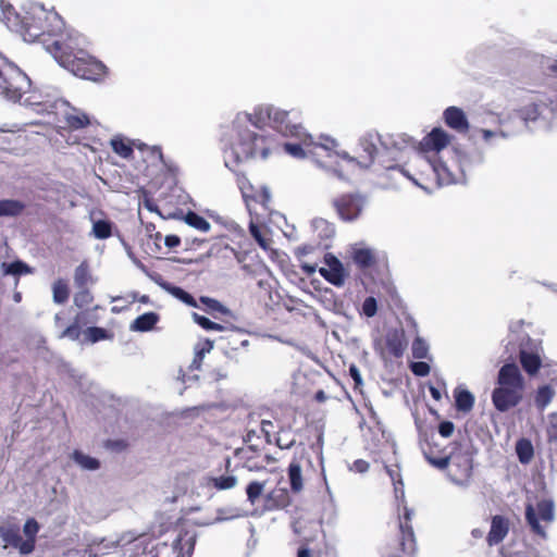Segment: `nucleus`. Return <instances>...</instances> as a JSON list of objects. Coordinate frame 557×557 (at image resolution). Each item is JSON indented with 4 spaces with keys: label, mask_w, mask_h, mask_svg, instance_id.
<instances>
[{
    "label": "nucleus",
    "mask_w": 557,
    "mask_h": 557,
    "mask_svg": "<svg viewBox=\"0 0 557 557\" xmlns=\"http://www.w3.org/2000/svg\"><path fill=\"white\" fill-rule=\"evenodd\" d=\"M249 122L258 129L269 126L283 136L297 138L298 143L284 144V150L294 158H312L319 165L323 166L319 161V157L325 156L333 158V149L337 147L335 139L321 136L322 141L314 143L311 135L307 134L298 124H292L288 121L286 111L276 109L272 106H259L248 115Z\"/></svg>",
    "instance_id": "nucleus-1"
},
{
    "label": "nucleus",
    "mask_w": 557,
    "mask_h": 557,
    "mask_svg": "<svg viewBox=\"0 0 557 557\" xmlns=\"http://www.w3.org/2000/svg\"><path fill=\"white\" fill-rule=\"evenodd\" d=\"M9 21L12 30L27 42L39 41L53 59L77 33L67 30L63 18L55 11H48L42 7L15 14Z\"/></svg>",
    "instance_id": "nucleus-2"
},
{
    "label": "nucleus",
    "mask_w": 557,
    "mask_h": 557,
    "mask_svg": "<svg viewBox=\"0 0 557 557\" xmlns=\"http://www.w3.org/2000/svg\"><path fill=\"white\" fill-rule=\"evenodd\" d=\"M85 37L76 33L54 60L77 77L100 82L108 75V67L85 49Z\"/></svg>",
    "instance_id": "nucleus-3"
},
{
    "label": "nucleus",
    "mask_w": 557,
    "mask_h": 557,
    "mask_svg": "<svg viewBox=\"0 0 557 557\" xmlns=\"http://www.w3.org/2000/svg\"><path fill=\"white\" fill-rule=\"evenodd\" d=\"M483 152L479 150L462 151L459 149L455 150V163L458 165V172L455 173L444 162H436L429 160L428 158H420L419 163L426 169L425 174L428 178L431 176L437 186L465 183L466 173L471 171L475 165L483 162Z\"/></svg>",
    "instance_id": "nucleus-4"
},
{
    "label": "nucleus",
    "mask_w": 557,
    "mask_h": 557,
    "mask_svg": "<svg viewBox=\"0 0 557 557\" xmlns=\"http://www.w3.org/2000/svg\"><path fill=\"white\" fill-rule=\"evenodd\" d=\"M251 202L259 205L260 211L256 206L248 202V196L246 195V206L248 207L250 221H249V233L256 243L264 251L272 250L273 239L272 231L267 224V220L270 216L271 194L267 187H262L261 194L256 197H249Z\"/></svg>",
    "instance_id": "nucleus-5"
},
{
    "label": "nucleus",
    "mask_w": 557,
    "mask_h": 557,
    "mask_svg": "<svg viewBox=\"0 0 557 557\" xmlns=\"http://www.w3.org/2000/svg\"><path fill=\"white\" fill-rule=\"evenodd\" d=\"M431 465L440 470L447 469L450 481L457 485H467L472 474V456L468 448L455 447L448 455L430 458Z\"/></svg>",
    "instance_id": "nucleus-6"
},
{
    "label": "nucleus",
    "mask_w": 557,
    "mask_h": 557,
    "mask_svg": "<svg viewBox=\"0 0 557 557\" xmlns=\"http://www.w3.org/2000/svg\"><path fill=\"white\" fill-rule=\"evenodd\" d=\"M451 136L444 129L436 127L433 128L419 144V150L414 153L413 164L418 168L421 180L425 182L434 181L431 176L428 178L425 171L419 162L420 158H428L429 160L442 162L437 159V153L446 148L450 143Z\"/></svg>",
    "instance_id": "nucleus-7"
},
{
    "label": "nucleus",
    "mask_w": 557,
    "mask_h": 557,
    "mask_svg": "<svg viewBox=\"0 0 557 557\" xmlns=\"http://www.w3.org/2000/svg\"><path fill=\"white\" fill-rule=\"evenodd\" d=\"M29 77L17 66L9 65L0 69V95L10 101L17 102L30 88Z\"/></svg>",
    "instance_id": "nucleus-8"
},
{
    "label": "nucleus",
    "mask_w": 557,
    "mask_h": 557,
    "mask_svg": "<svg viewBox=\"0 0 557 557\" xmlns=\"http://www.w3.org/2000/svg\"><path fill=\"white\" fill-rule=\"evenodd\" d=\"M73 300L74 305L79 308L81 311L75 314L72 323L60 333L58 336L60 339L69 338L71 341H78L82 335V326L89 322L87 319L88 311L85 310L94 301V296L89 287L77 288Z\"/></svg>",
    "instance_id": "nucleus-9"
},
{
    "label": "nucleus",
    "mask_w": 557,
    "mask_h": 557,
    "mask_svg": "<svg viewBox=\"0 0 557 557\" xmlns=\"http://www.w3.org/2000/svg\"><path fill=\"white\" fill-rule=\"evenodd\" d=\"M525 520L532 532L546 537V528L554 520V505L550 500H541L536 505L525 506Z\"/></svg>",
    "instance_id": "nucleus-10"
},
{
    "label": "nucleus",
    "mask_w": 557,
    "mask_h": 557,
    "mask_svg": "<svg viewBox=\"0 0 557 557\" xmlns=\"http://www.w3.org/2000/svg\"><path fill=\"white\" fill-rule=\"evenodd\" d=\"M366 205V199L356 194V195H343L336 198L333 201V206L339 215V218L344 221H355L361 214Z\"/></svg>",
    "instance_id": "nucleus-11"
},
{
    "label": "nucleus",
    "mask_w": 557,
    "mask_h": 557,
    "mask_svg": "<svg viewBox=\"0 0 557 557\" xmlns=\"http://www.w3.org/2000/svg\"><path fill=\"white\" fill-rule=\"evenodd\" d=\"M379 140L380 139L376 134H366L360 138L359 145L362 151L364 152V157H362L363 161L356 160L345 151H335L334 149L333 157H339L344 160H347L348 162L357 163L362 168H368L372 163L373 158L377 152L376 144Z\"/></svg>",
    "instance_id": "nucleus-12"
},
{
    "label": "nucleus",
    "mask_w": 557,
    "mask_h": 557,
    "mask_svg": "<svg viewBox=\"0 0 557 557\" xmlns=\"http://www.w3.org/2000/svg\"><path fill=\"white\" fill-rule=\"evenodd\" d=\"M497 384L496 388L499 389H516L524 393V380L518 366L515 363H506L500 368Z\"/></svg>",
    "instance_id": "nucleus-13"
},
{
    "label": "nucleus",
    "mask_w": 557,
    "mask_h": 557,
    "mask_svg": "<svg viewBox=\"0 0 557 557\" xmlns=\"http://www.w3.org/2000/svg\"><path fill=\"white\" fill-rule=\"evenodd\" d=\"M523 394L524 393L516 389L494 388L492 393V401L498 411L506 412L520 404L523 398Z\"/></svg>",
    "instance_id": "nucleus-14"
},
{
    "label": "nucleus",
    "mask_w": 557,
    "mask_h": 557,
    "mask_svg": "<svg viewBox=\"0 0 557 557\" xmlns=\"http://www.w3.org/2000/svg\"><path fill=\"white\" fill-rule=\"evenodd\" d=\"M325 267L320 269V274L331 284L335 286H343L346 278V273L342 262L332 255L325 256Z\"/></svg>",
    "instance_id": "nucleus-15"
},
{
    "label": "nucleus",
    "mask_w": 557,
    "mask_h": 557,
    "mask_svg": "<svg viewBox=\"0 0 557 557\" xmlns=\"http://www.w3.org/2000/svg\"><path fill=\"white\" fill-rule=\"evenodd\" d=\"M413 512L409 508H404V517L399 519V530H400V546L401 550L410 555L416 550V540L412 527L410 525L411 517Z\"/></svg>",
    "instance_id": "nucleus-16"
},
{
    "label": "nucleus",
    "mask_w": 557,
    "mask_h": 557,
    "mask_svg": "<svg viewBox=\"0 0 557 557\" xmlns=\"http://www.w3.org/2000/svg\"><path fill=\"white\" fill-rule=\"evenodd\" d=\"M199 301L205 306V310L214 319H222L225 323L231 324L236 318L225 306L219 300L208 296H201Z\"/></svg>",
    "instance_id": "nucleus-17"
},
{
    "label": "nucleus",
    "mask_w": 557,
    "mask_h": 557,
    "mask_svg": "<svg viewBox=\"0 0 557 557\" xmlns=\"http://www.w3.org/2000/svg\"><path fill=\"white\" fill-rule=\"evenodd\" d=\"M444 120L448 127L458 133H467L469 129V122L465 112L457 107H448L444 111Z\"/></svg>",
    "instance_id": "nucleus-18"
},
{
    "label": "nucleus",
    "mask_w": 557,
    "mask_h": 557,
    "mask_svg": "<svg viewBox=\"0 0 557 557\" xmlns=\"http://www.w3.org/2000/svg\"><path fill=\"white\" fill-rule=\"evenodd\" d=\"M509 522L503 516H494L491 523V530L487 534V543L490 546L499 544L508 534Z\"/></svg>",
    "instance_id": "nucleus-19"
},
{
    "label": "nucleus",
    "mask_w": 557,
    "mask_h": 557,
    "mask_svg": "<svg viewBox=\"0 0 557 557\" xmlns=\"http://www.w3.org/2000/svg\"><path fill=\"white\" fill-rule=\"evenodd\" d=\"M3 541L14 548H17L21 554L28 555L33 552L32 540H24L20 534L18 529H8L2 533Z\"/></svg>",
    "instance_id": "nucleus-20"
},
{
    "label": "nucleus",
    "mask_w": 557,
    "mask_h": 557,
    "mask_svg": "<svg viewBox=\"0 0 557 557\" xmlns=\"http://www.w3.org/2000/svg\"><path fill=\"white\" fill-rule=\"evenodd\" d=\"M156 282L165 292H168L169 294H171L173 297H175L180 301L184 302L185 305H187L189 307H194V308L198 307L197 300L189 293L184 290L183 288L175 286L169 282L162 281L161 278H160V281L156 280Z\"/></svg>",
    "instance_id": "nucleus-21"
},
{
    "label": "nucleus",
    "mask_w": 557,
    "mask_h": 557,
    "mask_svg": "<svg viewBox=\"0 0 557 557\" xmlns=\"http://www.w3.org/2000/svg\"><path fill=\"white\" fill-rule=\"evenodd\" d=\"M159 314L149 311L144 314L138 315L131 324V330L135 332H149L151 331L156 324L159 322Z\"/></svg>",
    "instance_id": "nucleus-22"
},
{
    "label": "nucleus",
    "mask_w": 557,
    "mask_h": 557,
    "mask_svg": "<svg viewBox=\"0 0 557 557\" xmlns=\"http://www.w3.org/2000/svg\"><path fill=\"white\" fill-rule=\"evenodd\" d=\"M95 283L90 272V267L86 261H83L76 267L74 271V285L76 288L89 287Z\"/></svg>",
    "instance_id": "nucleus-23"
},
{
    "label": "nucleus",
    "mask_w": 557,
    "mask_h": 557,
    "mask_svg": "<svg viewBox=\"0 0 557 557\" xmlns=\"http://www.w3.org/2000/svg\"><path fill=\"white\" fill-rule=\"evenodd\" d=\"M288 479L294 493H299L304 487L302 468L300 460L293 459L288 466Z\"/></svg>",
    "instance_id": "nucleus-24"
},
{
    "label": "nucleus",
    "mask_w": 557,
    "mask_h": 557,
    "mask_svg": "<svg viewBox=\"0 0 557 557\" xmlns=\"http://www.w3.org/2000/svg\"><path fill=\"white\" fill-rule=\"evenodd\" d=\"M249 140H251L249 154L253 158L260 157L261 159H265L270 151V146L267 143L265 136L252 134L251 136H249Z\"/></svg>",
    "instance_id": "nucleus-25"
},
{
    "label": "nucleus",
    "mask_w": 557,
    "mask_h": 557,
    "mask_svg": "<svg viewBox=\"0 0 557 557\" xmlns=\"http://www.w3.org/2000/svg\"><path fill=\"white\" fill-rule=\"evenodd\" d=\"M25 203L16 199H0V218H16L25 210Z\"/></svg>",
    "instance_id": "nucleus-26"
},
{
    "label": "nucleus",
    "mask_w": 557,
    "mask_h": 557,
    "mask_svg": "<svg viewBox=\"0 0 557 557\" xmlns=\"http://www.w3.org/2000/svg\"><path fill=\"white\" fill-rule=\"evenodd\" d=\"M352 260L361 269L370 268L375 262L374 252L370 248L355 247Z\"/></svg>",
    "instance_id": "nucleus-27"
},
{
    "label": "nucleus",
    "mask_w": 557,
    "mask_h": 557,
    "mask_svg": "<svg viewBox=\"0 0 557 557\" xmlns=\"http://www.w3.org/2000/svg\"><path fill=\"white\" fill-rule=\"evenodd\" d=\"M520 362L523 369L530 374H535L541 367V358L537 354L521 349Z\"/></svg>",
    "instance_id": "nucleus-28"
},
{
    "label": "nucleus",
    "mask_w": 557,
    "mask_h": 557,
    "mask_svg": "<svg viewBox=\"0 0 557 557\" xmlns=\"http://www.w3.org/2000/svg\"><path fill=\"white\" fill-rule=\"evenodd\" d=\"M516 454L518 456L519 461L522 465H528L531 462L534 456L533 444L528 438H520L516 443Z\"/></svg>",
    "instance_id": "nucleus-29"
},
{
    "label": "nucleus",
    "mask_w": 557,
    "mask_h": 557,
    "mask_svg": "<svg viewBox=\"0 0 557 557\" xmlns=\"http://www.w3.org/2000/svg\"><path fill=\"white\" fill-rule=\"evenodd\" d=\"M82 334H84V342L91 344L111 339L113 337V334L110 331L99 326H89L82 331Z\"/></svg>",
    "instance_id": "nucleus-30"
},
{
    "label": "nucleus",
    "mask_w": 557,
    "mask_h": 557,
    "mask_svg": "<svg viewBox=\"0 0 557 557\" xmlns=\"http://www.w3.org/2000/svg\"><path fill=\"white\" fill-rule=\"evenodd\" d=\"M456 408L458 411L469 412L474 405V396L467 389H456Z\"/></svg>",
    "instance_id": "nucleus-31"
},
{
    "label": "nucleus",
    "mask_w": 557,
    "mask_h": 557,
    "mask_svg": "<svg viewBox=\"0 0 557 557\" xmlns=\"http://www.w3.org/2000/svg\"><path fill=\"white\" fill-rule=\"evenodd\" d=\"M53 301L58 305L65 304L70 298L69 284L63 278H58L52 285Z\"/></svg>",
    "instance_id": "nucleus-32"
},
{
    "label": "nucleus",
    "mask_w": 557,
    "mask_h": 557,
    "mask_svg": "<svg viewBox=\"0 0 557 557\" xmlns=\"http://www.w3.org/2000/svg\"><path fill=\"white\" fill-rule=\"evenodd\" d=\"M237 480L233 475L208 476L207 485L216 490H228L235 486Z\"/></svg>",
    "instance_id": "nucleus-33"
},
{
    "label": "nucleus",
    "mask_w": 557,
    "mask_h": 557,
    "mask_svg": "<svg viewBox=\"0 0 557 557\" xmlns=\"http://www.w3.org/2000/svg\"><path fill=\"white\" fill-rule=\"evenodd\" d=\"M113 223L108 220H98L92 224V234L98 239H107L112 235Z\"/></svg>",
    "instance_id": "nucleus-34"
},
{
    "label": "nucleus",
    "mask_w": 557,
    "mask_h": 557,
    "mask_svg": "<svg viewBox=\"0 0 557 557\" xmlns=\"http://www.w3.org/2000/svg\"><path fill=\"white\" fill-rule=\"evenodd\" d=\"M73 459L82 468L87 470H97L100 468V461L94 457L83 454L79 450L73 453Z\"/></svg>",
    "instance_id": "nucleus-35"
},
{
    "label": "nucleus",
    "mask_w": 557,
    "mask_h": 557,
    "mask_svg": "<svg viewBox=\"0 0 557 557\" xmlns=\"http://www.w3.org/2000/svg\"><path fill=\"white\" fill-rule=\"evenodd\" d=\"M185 222L201 232H208L211 227L210 223L196 212L189 211L185 215Z\"/></svg>",
    "instance_id": "nucleus-36"
},
{
    "label": "nucleus",
    "mask_w": 557,
    "mask_h": 557,
    "mask_svg": "<svg viewBox=\"0 0 557 557\" xmlns=\"http://www.w3.org/2000/svg\"><path fill=\"white\" fill-rule=\"evenodd\" d=\"M554 391L548 386H541L535 395V405L540 410H544V408L552 401L554 397Z\"/></svg>",
    "instance_id": "nucleus-37"
},
{
    "label": "nucleus",
    "mask_w": 557,
    "mask_h": 557,
    "mask_svg": "<svg viewBox=\"0 0 557 557\" xmlns=\"http://www.w3.org/2000/svg\"><path fill=\"white\" fill-rule=\"evenodd\" d=\"M224 162L225 165L234 173H240L242 170V158L235 151L234 148L227 149L224 152Z\"/></svg>",
    "instance_id": "nucleus-38"
},
{
    "label": "nucleus",
    "mask_w": 557,
    "mask_h": 557,
    "mask_svg": "<svg viewBox=\"0 0 557 557\" xmlns=\"http://www.w3.org/2000/svg\"><path fill=\"white\" fill-rule=\"evenodd\" d=\"M111 147L116 154L125 159L131 158L134 152L132 145L123 138H113Z\"/></svg>",
    "instance_id": "nucleus-39"
},
{
    "label": "nucleus",
    "mask_w": 557,
    "mask_h": 557,
    "mask_svg": "<svg viewBox=\"0 0 557 557\" xmlns=\"http://www.w3.org/2000/svg\"><path fill=\"white\" fill-rule=\"evenodd\" d=\"M66 126L71 129H81L89 125L90 121L87 114H67L65 116Z\"/></svg>",
    "instance_id": "nucleus-40"
},
{
    "label": "nucleus",
    "mask_w": 557,
    "mask_h": 557,
    "mask_svg": "<svg viewBox=\"0 0 557 557\" xmlns=\"http://www.w3.org/2000/svg\"><path fill=\"white\" fill-rule=\"evenodd\" d=\"M4 274L22 275L30 272L29 267L22 261H13L11 263H3Z\"/></svg>",
    "instance_id": "nucleus-41"
},
{
    "label": "nucleus",
    "mask_w": 557,
    "mask_h": 557,
    "mask_svg": "<svg viewBox=\"0 0 557 557\" xmlns=\"http://www.w3.org/2000/svg\"><path fill=\"white\" fill-rule=\"evenodd\" d=\"M545 429L548 442L557 443V413L552 412L547 414L545 420Z\"/></svg>",
    "instance_id": "nucleus-42"
},
{
    "label": "nucleus",
    "mask_w": 557,
    "mask_h": 557,
    "mask_svg": "<svg viewBox=\"0 0 557 557\" xmlns=\"http://www.w3.org/2000/svg\"><path fill=\"white\" fill-rule=\"evenodd\" d=\"M313 228L319 232V236L330 238L334 234V227L324 219H315L312 222Z\"/></svg>",
    "instance_id": "nucleus-43"
},
{
    "label": "nucleus",
    "mask_w": 557,
    "mask_h": 557,
    "mask_svg": "<svg viewBox=\"0 0 557 557\" xmlns=\"http://www.w3.org/2000/svg\"><path fill=\"white\" fill-rule=\"evenodd\" d=\"M23 531L26 535L25 540H32L33 550L35 549L36 544V535L39 531V524L34 518H29L26 520Z\"/></svg>",
    "instance_id": "nucleus-44"
},
{
    "label": "nucleus",
    "mask_w": 557,
    "mask_h": 557,
    "mask_svg": "<svg viewBox=\"0 0 557 557\" xmlns=\"http://www.w3.org/2000/svg\"><path fill=\"white\" fill-rule=\"evenodd\" d=\"M411 350L416 359H424L428 357L429 346L424 339L417 337L412 343Z\"/></svg>",
    "instance_id": "nucleus-45"
},
{
    "label": "nucleus",
    "mask_w": 557,
    "mask_h": 557,
    "mask_svg": "<svg viewBox=\"0 0 557 557\" xmlns=\"http://www.w3.org/2000/svg\"><path fill=\"white\" fill-rule=\"evenodd\" d=\"M193 317L197 324H199L202 329L207 331H222L224 329L221 324L213 322L210 319L198 313H194Z\"/></svg>",
    "instance_id": "nucleus-46"
},
{
    "label": "nucleus",
    "mask_w": 557,
    "mask_h": 557,
    "mask_svg": "<svg viewBox=\"0 0 557 557\" xmlns=\"http://www.w3.org/2000/svg\"><path fill=\"white\" fill-rule=\"evenodd\" d=\"M420 446H421V450L423 453L424 458L428 460V462L430 465H431L430 457L431 458L433 457V459H434V458H440L441 456L445 455L442 451H435L432 447V442L429 438H425L424 441H422Z\"/></svg>",
    "instance_id": "nucleus-47"
},
{
    "label": "nucleus",
    "mask_w": 557,
    "mask_h": 557,
    "mask_svg": "<svg viewBox=\"0 0 557 557\" xmlns=\"http://www.w3.org/2000/svg\"><path fill=\"white\" fill-rule=\"evenodd\" d=\"M263 483L253 481L250 482L246 493L248 495V499L253 504L256 500L261 496L262 490H263Z\"/></svg>",
    "instance_id": "nucleus-48"
},
{
    "label": "nucleus",
    "mask_w": 557,
    "mask_h": 557,
    "mask_svg": "<svg viewBox=\"0 0 557 557\" xmlns=\"http://www.w3.org/2000/svg\"><path fill=\"white\" fill-rule=\"evenodd\" d=\"M103 445L109 450H112V451H115V453H121V451H124V450L127 449L128 442L126 440H123V438L107 440Z\"/></svg>",
    "instance_id": "nucleus-49"
},
{
    "label": "nucleus",
    "mask_w": 557,
    "mask_h": 557,
    "mask_svg": "<svg viewBox=\"0 0 557 557\" xmlns=\"http://www.w3.org/2000/svg\"><path fill=\"white\" fill-rule=\"evenodd\" d=\"M540 115L539 108L536 104L531 103L520 111V116L523 121H535Z\"/></svg>",
    "instance_id": "nucleus-50"
},
{
    "label": "nucleus",
    "mask_w": 557,
    "mask_h": 557,
    "mask_svg": "<svg viewBox=\"0 0 557 557\" xmlns=\"http://www.w3.org/2000/svg\"><path fill=\"white\" fill-rule=\"evenodd\" d=\"M377 311V304L374 297H367L362 304V313L368 317L372 318L376 314Z\"/></svg>",
    "instance_id": "nucleus-51"
},
{
    "label": "nucleus",
    "mask_w": 557,
    "mask_h": 557,
    "mask_svg": "<svg viewBox=\"0 0 557 557\" xmlns=\"http://www.w3.org/2000/svg\"><path fill=\"white\" fill-rule=\"evenodd\" d=\"M385 469L394 483L396 497L398 498L399 494L401 497H404L403 482L400 479L397 481V479L399 478V473L396 470L391 469L388 467H385Z\"/></svg>",
    "instance_id": "nucleus-52"
},
{
    "label": "nucleus",
    "mask_w": 557,
    "mask_h": 557,
    "mask_svg": "<svg viewBox=\"0 0 557 557\" xmlns=\"http://www.w3.org/2000/svg\"><path fill=\"white\" fill-rule=\"evenodd\" d=\"M212 349V343L210 341H207L205 344H203V347H201L200 349L197 350L196 352V356L193 360V366L196 368V369H199L200 364H201V361L203 359V356L206 352H209L210 350Z\"/></svg>",
    "instance_id": "nucleus-53"
},
{
    "label": "nucleus",
    "mask_w": 557,
    "mask_h": 557,
    "mask_svg": "<svg viewBox=\"0 0 557 557\" xmlns=\"http://www.w3.org/2000/svg\"><path fill=\"white\" fill-rule=\"evenodd\" d=\"M411 371L418 376H425L430 373V366L423 361H417L411 364Z\"/></svg>",
    "instance_id": "nucleus-54"
},
{
    "label": "nucleus",
    "mask_w": 557,
    "mask_h": 557,
    "mask_svg": "<svg viewBox=\"0 0 557 557\" xmlns=\"http://www.w3.org/2000/svg\"><path fill=\"white\" fill-rule=\"evenodd\" d=\"M260 431L264 435L265 443H271V435L274 433V425L269 420H262L260 423Z\"/></svg>",
    "instance_id": "nucleus-55"
},
{
    "label": "nucleus",
    "mask_w": 557,
    "mask_h": 557,
    "mask_svg": "<svg viewBox=\"0 0 557 557\" xmlns=\"http://www.w3.org/2000/svg\"><path fill=\"white\" fill-rule=\"evenodd\" d=\"M350 471L357 472V473H364L369 470V462L363 459H357L352 462V465L349 467Z\"/></svg>",
    "instance_id": "nucleus-56"
},
{
    "label": "nucleus",
    "mask_w": 557,
    "mask_h": 557,
    "mask_svg": "<svg viewBox=\"0 0 557 557\" xmlns=\"http://www.w3.org/2000/svg\"><path fill=\"white\" fill-rule=\"evenodd\" d=\"M454 423L450 421H444L438 426V432L443 437H449L454 432Z\"/></svg>",
    "instance_id": "nucleus-57"
},
{
    "label": "nucleus",
    "mask_w": 557,
    "mask_h": 557,
    "mask_svg": "<svg viewBox=\"0 0 557 557\" xmlns=\"http://www.w3.org/2000/svg\"><path fill=\"white\" fill-rule=\"evenodd\" d=\"M482 136H483V139L484 141L486 143H490L492 138H495V137H500V138H506V134L504 132H493V131H490V129H481L480 131Z\"/></svg>",
    "instance_id": "nucleus-58"
},
{
    "label": "nucleus",
    "mask_w": 557,
    "mask_h": 557,
    "mask_svg": "<svg viewBox=\"0 0 557 557\" xmlns=\"http://www.w3.org/2000/svg\"><path fill=\"white\" fill-rule=\"evenodd\" d=\"M164 244L170 249L181 245V238L177 235H168L164 237Z\"/></svg>",
    "instance_id": "nucleus-59"
},
{
    "label": "nucleus",
    "mask_w": 557,
    "mask_h": 557,
    "mask_svg": "<svg viewBox=\"0 0 557 557\" xmlns=\"http://www.w3.org/2000/svg\"><path fill=\"white\" fill-rule=\"evenodd\" d=\"M150 239L153 240L156 249L152 250L153 253H157L161 250L160 242L162 240V234L160 232H156L154 234H150Z\"/></svg>",
    "instance_id": "nucleus-60"
},
{
    "label": "nucleus",
    "mask_w": 557,
    "mask_h": 557,
    "mask_svg": "<svg viewBox=\"0 0 557 557\" xmlns=\"http://www.w3.org/2000/svg\"><path fill=\"white\" fill-rule=\"evenodd\" d=\"M349 373H350V376L356 382V384H360L361 383V375H360V372H359V370L357 369L356 366H351L349 368Z\"/></svg>",
    "instance_id": "nucleus-61"
},
{
    "label": "nucleus",
    "mask_w": 557,
    "mask_h": 557,
    "mask_svg": "<svg viewBox=\"0 0 557 557\" xmlns=\"http://www.w3.org/2000/svg\"><path fill=\"white\" fill-rule=\"evenodd\" d=\"M400 171H401V173H403L404 175H406L409 180H411L416 185L420 186V187H421V188H423V189H426V186H424V185H423V184H422L418 178L410 176V175L408 174V172H407V171H405L404 169H400Z\"/></svg>",
    "instance_id": "nucleus-62"
},
{
    "label": "nucleus",
    "mask_w": 557,
    "mask_h": 557,
    "mask_svg": "<svg viewBox=\"0 0 557 557\" xmlns=\"http://www.w3.org/2000/svg\"><path fill=\"white\" fill-rule=\"evenodd\" d=\"M314 398H315L317 401L323 403V401H325L327 399V396L324 393V391L320 389V391H318L315 393Z\"/></svg>",
    "instance_id": "nucleus-63"
},
{
    "label": "nucleus",
    "mask_w": 557,
    "mask_h": 557,
    "mask_svg": "<svg viewBox=\"0 0 557 557\" xmlns=\"http://www.w3.org/2000/svg\"><path fill=\"white\" fill-rule=\"evenodd\" d=\"M310 556H311L310 549H308L306 547L299 548L297 557H310Z\"/></svg>",
    "instance_id": "nucleus-64"
}]
</instances>
